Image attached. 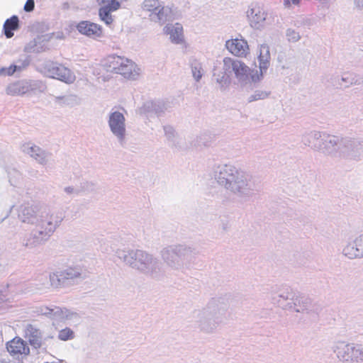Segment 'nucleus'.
<instances>
[{
    "label": "nucleus",
    "instance_id": "obj_4",
    "mask_svg": "<svg viewBox=\"0 0 363 363\" xmlns=\"http://www.w3.org/2000/svg\"><path fill=\"white\" fill-rule=\"evenodd\" d=\"M128 1L129 0H96L99 6V19L106 26H111L114 21V18L111 15V13L118 10L123 3Z\"/></svg>",
    "mask_w": 363,
    "mask_h": 363
},
{
    "label": "nucleus",
    "instance_id": "obj_38",
    "mask_svg": "<svg viewBox=\"0 0 363 363\" xmlns=\"http://www.w3.org/2000/svg\"><path fill=\"white\" fill-rule=\"evenodd\" d=\"M46 310H48V312L47 311L43 312L44 314H51L52 312V309H50L48 308H46Z\"/></svg>",
    "mask_w": 363,
    "mask_h": 363
},
{
    "label": "nucleus",
    "instance_id": "obj_3",
    "mask_svg": "<svg viewBox=\"0 0 363 363\" xmlns=\"http://www.w3.org/2000/svg\"><path fill=\"white\" fill-rule=\"evenodd\" d=\"M333 350L337 357L344 363H360L362 361L363 352L362 345L337 342Z\"/></svg>",
    "mask_w": 363,
    "mask_h": 363
},
{
    "label": "nucleus",
    "instance_id": "obj_10",
    "mask_svg": "<svg viewBox=\"0 0 363 363\" xmlns=\"http://www.w3.org/2000/svg\"><path fill=\"white\" fill-rule=\"evenodd\" d=\"M111 131L123 139L125 135V118L122 113L116 111L111 114L108 121Z\"/></svg>",
    "mask_w": 363,
    "mask_h": 363
},
{
    "label": "nucleus",
    "instance_id": "obj_35",
    "mask_svg": "<svg viewBox=\"0 0 363 363\" xmlns=\"http://www.w3.org/2000/svg\"><path fill=\"white\" fill-rule=\"evenodd\" d=\"M301 0H284L283 4L286 8H291L292 6H298Z\"/></svg>",
    "mask_w": 363,
    "mask_h": 363
},
{
    "label": "nucleus",
    "instance_id": "obj_25",
    "mask_svg": "<svg viewBox=\"0 0 363 363\" xmlns=\"http://www.w3.org/2000/svg\"><path fill=\"white\" fill-rule=\"evenodd\" d=\"M30 155L35 160H36L38 162L43 164L45 162V156L44 152L40 150V147L37 146H33L30 147Z\"/></svg>",
    "mask_w": 363,
    "mask_h": 363
},
{
    "label": "nucleus",
    "instance_id": "obj_19",
    "mask_svg": "<svg viewBox=\"0 0 363 363\" xmlns=\"http://www.w3.org/2000/svg\"><path fill=\"white\" fill-rule=\"evenodd\" d=\"M143 8L145 10L156 14L158 19L160 20L163 18L164 6L158 0H145L143 3Z\"/></svg>",
    "mask_w": 363,
    "mask_h": 363
},
{
    "label": "nucleus",
    "instance_id": "obj_8",
    "mask_svg": "<svg viewBox=\"0 0 363 363\" xmlns=\"http://www.w3.org/2000/svg\"><path fill=\"white\" fill-rule=\"evenodd\" d=\"M311 306V300L306 296L294 294L291 302L287 303L285 308L296 313H304Z\"/></svg>",
    "mask_w": 363,
    "mask_h": 363
},
{
    "label": "nucleus",
    "instance_id": "obj_32",
    "mask_svg": "<svg viewBox=\"0 0 363 363\" xmlns=\"http://www.w3.org/2000/svg\"><path fill=\"white\" fill-rule=\"evenodd\" d=\"M311 20L307 17L300 16L295 21V26L297 27L310 26Z\"/></svg>",
    "mask_w": 363,
    "mask_h": 363
},
{
    "label": "nucleus",
    "instance_id": "obj_1",
    "mask_svg": "<svg viewBox=\"0 0 363 363\" xmlns=\"http://www.w3.org/2000/svg\"><path fill=\"white\" fill-rule=\"evenodd\" d=\"M228 191L238 199L247 201L259 191L257 179L242 170L231 166L228 169Z\"/></svg>",
    "mask_w": 363,
    "mask_h": 363
},
{
    "label": "nucleus",
    "instance_id": "obj_33",
    "mask_svg": "<svg viewBox=\"0 0 363 363\" xmlns=\"http://www.w3.org/2000/svg\"><path fill=\"white\" fill-rule=\"evenodd\" d=\"M192 73H193V76L196 79V80L199 81L202 77L201 67L200 66L194 67L192 68Z\"/></svg>",
    "mask_w": 363,
    "mask_h": 363
},
{
    "label": "nucleus",
    "instance_id": "obj_22",
    "mask_svg": "<svg viewBox=\"0 0 363 363\" xmlns=\"http://www.w3.org/2000/svg\"><path fill=\"white\" fill-rule=\"evenodd\" d=\"M340 84L349 87L353 85H360L362 84V79L357 75L352 73L344 74L340 79Z\"/></svg>",
    "mask_w": 363,
    "mask_h": 363
},
{
    "label": "nucleus",
    "instance_id": "obj_34",
    "mask_svg": "<svg viewBox=\"0 0 363 363\" xmlns=\"http://www.w3.org/2000/svg\"><path fill=\"white\" fill-rule=\"evenodd\" d=\"M51 284L55 287H58L60 285V279L57 273H53L50 277Z\"/></svg>",
    "mask_w": 363,
    "mask_h": 363
},
{
    "label": "nucleus",
    "instance_id": "obj_5",
    "mask_svg": "<svg viewBox=\"0 0 363 363\" xmlns=\"http://www.w3.org/2000/svg\"><path fill=\"white\" fill-rule=\"evenodd\" d=\"M47 74L49 77L62 81L66 84H72L76 80V76L73 72L62 64H52L47 69Z\"/></svg>",
    "mask_w": 363,
    "mask_h": 363
},
{
    "label": "nucleus",
    "instance_id": "obj_29",
    "mask_svg": "<svg viewBox=\"0 0 363 363\" xmlns=\"http://www.w3.org/2000/svg\"><path fill=\"white\" fill-rule=\"evenodd\" d=\"M17 69H21V67H18L16 65H11L9 67H2L0 69V75L1 76H11Z\"/></svg>",
    "mask_w": 363,
    "mask_h": 363
},
{
    "label": "nucleus",
    "instance_id": "obj_11",
    "mask_svg": "<svg viewBox=\"0 0 363 363\" xmlns=\"http://www.w3.org/2000/svg\"><path fill=\"white\" fill-rule=\"evenodd\" d=\"M324 134L325 132L317 130L306 132L302 135L301 142L304 145L318 152Z\"/></svg>",
    "mask_w": 363,
    "mask_h": 363
},
{
    "label": "nucleus",
    "instance_id": "obj_27",
    "mask_svg": "<svg viewBox=\"0 0 363 363\" xmlns=\"http://www.w3.org/2000/svg\"><path fill=\"white\" fill-rule=\"evenodd\" d=\"M58 337L63 341L72 339L74 337V332L70 328H66L59 332Z\"/></svg>",
    "mask_w": 363,
    "mask_h": 363
},
{
    "label": "nucleus",
    "instance_id": "obj_31",
    "mask_svg": "<svg viewBox=\"0 0 363 363\" xmlns=\"http://www.w3.org/2000/svg\"><path fill=\"white\" fill-rule=\"evenodd\" d=\"M294 294L295 293L291 289H286L281 291L279 294V298H280L279 302H281V301H291Z\"/></svg>",
    "mask_w": 363,
    "mask_h": 363
},
{
    "label": "nucleus",
    "instance_id": "obj_37",
    "mask_svg": "<svg viewBox=\"0 0 363 363\" xmlns=\"http://www.w3.org/2000/svg\"><path fill=\"white\" fill-rule=\"evenodd\" d=\"M354 4L357 9L363 10V0H354Z\"/></svg>",
    "mask_w": 363,
    "mask_h": 363
},
{
    "label": "nucleus",
    "instance_id": "obj_7",
    "mask_svg": "<svg viewBox=\"0 0 363 363\" xmlns=\"http://www.w3.org/2000/svg\"><path fill=\"white\" fill-rule=\"evenodd\" d=\"M339 141V137L325 133L318 152L328 155H337Z\"/></svg>",
    "mask_w": 363,
    "mask_h": 363
},
{
    "label": "nucleus",
    "instance_id": "obj_14",
    "mask_svg": "<svg viewBox=\"0 0 363 363\" xmlns=\"http://www.w3.org/2000/svg\"><path fill=\"white\" fill-rule=\"evenodd\" d=\"M228 51L235 56L245 57L249 53V46L247 41L242 38L232 39L230 43H228Z\"/></svg>",
    "mask_w": 363,
    "mask_h": 363
},
{
    "label": "nucleus",
    "instance_id": "obj_6",
    "mask_svg": "<svg viewBox=\"0 0 363 363\" xmlns=\"http://www.w3.org/2000/svg\"><path fill=\"white\" fill-rule=\"evenodd\" d=\"M77 28L80 33L91 38H98L104 36L103 27L96 23L83 21L77 24Z\"/></svg>",
    "mask_w": 363,
    "mask_h": 363
},
{
    "label": "nucleus",
    "instance_id": "obj_23",
    "mask_svg": "<svg viewBox=\"0 0 363 363\" xmlns=\"http://www.w3.org/2000/svg\"><path fill=\"white\" fill-rule=\"evenodd\" d=\"M6 91L10 96H21L28 91V86L21 82H15L9 85Z\"/></svg>",
    "mask_w": 363,
    "mask_h": 363
},
{
    "label": "nucleus",
    "instance_id": "obj_24",
    "mask_svg": "<svg viewBox=\"0 0 363 363\" xmlns=\"http://www.w3.org/2000/svg\"><path fill=\"white\" fill-rule=\"evenodd\" d=\"M343 254L350 259L363 257L360 248L357 247V242L349 243L343 249Z\"/></svg>",
    "mask_w": 363,
    "mask_h": 363
},
{
    "label": "nucleus",
    "instance_id": "obj_9",
    "mask_svg": "<svg viewBox=\"0 0 363 363\" xmlns=\"http://www.w3.org/2000/svg\"><path fill=\"white\" fill-rule=\"evenodd\" d=\"M6 350L11 356H27L30 353L27 343L18 337H14L6 343Z\"/></svg>",
    "mask_w": 363,
    "mask_h": 363
},
{
    "label": "nucleus",
    "instance_id": "obj_30",
    "mask_svg": "<svg viewBox=\"0 0 363 363\" xmlns=\"http://www.w3.org/2000/svg\"><path fill=\"white\" fill-rule=\"evenodd\" d=\"M286 35L288 40L293 43L298 41L301 38L299 33L291 28L286 30Z\"/></svg>",
    "mask_w": 363,
    "mask_h": 363
},
{
    "label": "nucleus",
    "instance_id": "obj_12",
    "mask_svg": "<svg viewBox=\"0 0 363 363\" xmlns=\"http://www.w3.org/2000/svg\"><path fill=\"white\" fill-rule=\"evenodd\" d=\"M164 32L169 35L172 43L182 44L185 42L183 26L179 23H169L164 28Z\"/></svg>",
    "mask_w": 363,
    "mask_h": 363
},
{
    "label": "nucleus",
    "instance_id": "obj_20",
    "mask_svg": "<svg viewBox=\"0 0 363 363\" xmlns=\"http://www.w3.org/2000/svg\"><path fill=\"white\" fill-rule=\"evenodd\" d=\"M19 28V20L17 16H12L10 18L5 21L4 23V32L7 38L13 36V31Z\"/></svg>",
    "mask_w": 363,
    "mask_h": 363
},
{
    "label": "nucleus",
    "instance_id": "obj_26",
    "mask_svg": "<svg viewBox=\"0 0 363 363\" xmlns=\"http://www.w3.org/2000/svg\"><path fill=\"white\" fill-rule=\"evenodd\" d=\"M269 95V92L262 90H257L253 94L249 96L248 101L252 102L258 100L267 99Z\"/></svg>",
    "mask_w": 363,
    "mask_h": 363
},
{
    "label": "nucleus",
    "instance_id": "obj_2",
    "mask_svg": "<svg viewBox=\"0 0 363 363\" xmlns=\"http://www.w3.org/2000/svg\"><path fill=\"white\" fill-rule=\"evenodd\" d=\"M259 68L251 70L244 62L240 60L231 61V68L238 80L242 83H247L250 80L252 82H259L270 65V51L267 45H261L259 50Z\"/></svg>",
    "mask_w": 363,
    "mask_h": 363
},
{
    "label": "nucleus",
    "instance_id": "obj_16",
    "mask_svg": "<svg viewBox=\"0 0 363 363\" xmlns=\"http://www.w3.org/2000/svg\"><path fill=\"white\" fill-rule=\"evenodd\" d=\"M118 72L126 78H135L139 74V68L135 62L125 58Z\"/></svg>",
    "mask_w": 363,
    "mask_h": 363
},
{
    "label": "nucleus",
    "instance_id": "obj_18",
    "mask_svg": "<svg viewBox=\"0 0 363 363\" xmlns=\"http://www.w3.org/2000/svg\"><path fill=\"white\" fill-rule=\"evenodd\" d=\"M125 58L120 56H108L104 62L103 66L107 72L118 74V69L123 65Z\"/></svg>",
    "mask_w": 363,
    "mask_h": 363
},
{
    "label": "nucleus",
    "instance_id": "obj_36",
    "mask_svg": "<svg viewBox=\"0 0 363 363\" xmlns=\"http://www.w3.org/2000/svg\"><path fill=\"white\" fill-rule=\"evenodd\" d=\"M35 7V2L33 0H27L24 5V10L26 12H30L33 11Z\"/></svg>",
    "mask_w": 363,
    "mask_h": 363
},
{
    "label": "nucleus",
    "instance_id": "obj_13",
    "mask_svg": "<svg viewBox=\"0 0 363 363\" xmlns=\"http://www.w3.org/2000/svg\"><path fill=\"white\" fill-rule=\"evenodd\" d=\"M247 15L251 27L255 29H261L263 27L267 14L260 8L253 7L250 9Z\"/></svg>",
    "mask_w": 363,
    "mask_h": 363
},
{
    "label": "nucleus",
    "instance_id": "obj_28",
    "mask_svg": "<svg viewBox=\"0 0 363 363\" xmlns=\"http://www.w3.org/2000/svg\"><path fill=\"white\" fill-rule=\"evenodd\" d=\"M35 215V211L30 208L27 207L22 211V220L23 222H30L31 218Z\"/></svg>",
    "mask_w": 363,
    "mask_h": 363
},
{
    "label": "nucleus",
    "instance_id": "obj_17",
    "mask_svg": "<svg viewBox=\"0 0 363 363\" xmlns=\"http://www.w3.org/2000/svg\"><path fill=\"white\" fill-rule=\"evenodd\" d=\"M25 337L30 344L35 348L40 347L42 345L41 334L39 330L31 325H28L25 330Z\"/></svg>",
    "mask_w": 363,
    "mask_h": 363
},
{
    "label": "nucleus",
    "instance_id": "obj_21",
    "mask_svg": "<svg viewBox=\"0 0 363 363\" xmlns=\"http://www.w3.org/2000/svg\"><path fill=\"white\" fill-rule=\"evenodd\" d=\"M57 224L58 221H53L52 220V216H50V218H45L44 220H42L40 223V227L42 230H40V234L45 235V236L50 235V234H52L55 231Z\"/></svg>",
    "mask_w": 363,
    "mask_h": 363
},
{
    "label": "nucleus",
    "instance_id": "obj_15",
    "mask_svg": "<svg viewBox=\"0 0 363 363\" xmlns=\"http://www.w3.org/2000/svg\"><path fill=\"white\" fill-rule=\"evenodd\" d=\"M357 146V144L350 139L340 138L337 154L343 156H356Z\"/></svg>",
    "mask_w": 363,
    "mask_h": 363
}]
</instances>
